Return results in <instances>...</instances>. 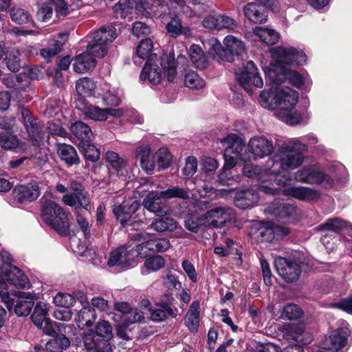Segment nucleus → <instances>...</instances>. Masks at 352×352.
<instances>
[{"mask_svg":"<svg viewBox=\"0 0 352 352\" xmlns=\"http://www.w3.org/2000/svg\"><path fill=\"white\" fill-rule=\"evenodd\" d=\"M236 21L225 14H217V30L223 29L233 30L237 27Z\"/></svg>","mask_w":352,"mask_h":352,"instance_id":"55","label":"nucleus"},{"mask_svg":"<svg viewBox=\"0 0 352 352\" xmlns=\"http://www.w3.org/2000/svg\"><path fill=\"white\" fill-rule=\"evenodd\" d=\"M236 78L240 85L247 91H250V83L261 88L263 85L261 77L259 76L258 69L252 61H248L243 69L236 74Z\"/></svg>","mask_w":352,"mask_h":352,"instance_id":"12","label":"nucleus"},{"mask_svg":"<svg viewBox=\"0 0 352 352\" xmlns=\"http://www.w3.org/2000/svg\"><path fill=\"white\" fill-rule=\"evenodd\" d=\"M267 94H263L261 96L259 103L268 109H277L274 112L276 117L288 124L295 125L299 124L301 120V115L294 109V107L298 100V94L295 90L283 86L276 89V94L274 96L275 102L268 103L265 100Z\"/></svg>","mask_w":352,"mask_h":352,"instance_id":"2","label":"nucleus"},{"mask_svg":"<svg viewBox=\"0 0 352 352\" xmlns=\"http://www.w3.org/2000/svg\"><path fill=\"white\" fill-rule=\"evenodd\" d=\"M282 193L285 196L292 197L302 201H313L320 196L318 191L304 186L288 187L283 190Z\"/></svg>","mask_w":352,"mask_h":352,"instance_id":"21","label":"nucleus"},{"mask_svg":"<svg viewBox=\"0 0 352 352\" xmlns=\"http://www.w3.org/2000/svg\"><path fill=\"white\" fill-rule=\"evenodd\" d=\"M161 192H162V196H164L166 199L173 198L187 199L189 198L188 189L182 188L179 186H173Z\"/></svg>","mask_w":352,"mask_h":352,"instance_id":"54","label":"nucleus"},{"mask_svg":"<svg viewBox=\"0 0 352 352\" xmlns=\"http://www.w3.org/2000/svg\"><path fill=\"white\" fill-rule=\"evenodd\" d=\"M96 87L93 80L89 78H82L76 81V89L78 94L82 96H90Z\"/></svg>","mask_w":352,"mask_h":352,"instance_id":"45","label":"nucleus"},{"mask_svg":"<svg viewBox=\"0 0 352 352\" xmlns=\"http://www.w3.org/2000/svg\"><path fill=\"white\" fill-rule=\"evenodd\" d=\"M269 76L274 85H280L287 80L296 87L304 84L302 76L297 72L287 68L285 65L273 67L269 72Z\"/></svg>","mask_w":352,"mask_h":352,"instance_id":"11","label":"nucleus"},{"mask_svg":"<svg viewBox=\"0 0 352 352\" xmlns=\"http://www.w3.org/2000/svg\"><path fill=\"white\" fill-rule=\"evenodd\" d=\"M275 64L273 67L292 64L303 65L307 62V56L301 50L294 47L278 46L270 50Z\"/></svg>","mask_w":352,"mask_h":352,"instance_id":"5","label":"nucleus"},{"mask_svg":"<svg viewBox=\"0 0 352 352\" xmlns=\"http://www.w3.org/2000/svg\"><path fill=\"white\" fill-rule=\"evenodd\" d=\"M90 37L94 38L95 42L104 43L108 47V45L117 37L116 28L113 26L102 27Z\"/></svg>","mask_w":352,"mask_h":352,"instance_id":"33","label":"nucleus"},{"mask_svg":"<svg viewBox=\"0 0 352 352\" xmlns=\"http://www.w3.org/2000/svg\"><path fill=\"white\" fill-rule=\"evenodd\" d=\"M5 276L8 283L17 287L26 288L30 286L28 277L14 265H10L9 269L5 272Z\"/></svg>","mask_w":352,"mask_h":352,"instance_id":"25","label":"nucleus"},{"mask_svg":"<svg viewBox=\"0 0 352 352\" xmlns=\"http://www.w3.org/2000/svg\"><path fill=\"white\" fill-rule=\"evenodd\" d=\"M140 207L138 201L129 199L118 205H115L113 208V212L121 224L124 226Z\"/></svg>","mask_w":352,"mask_h":352,"instance_id":"18","label":"nucleus"},{"mask_svg":"<svg viewBox=\"0 0 352 352\" xmlns=\"http://www.w3.org/2000/svg\"><path fill=\"white\" fill-rule=\"evenodd\" d=\"M254 32L263 43L270 45L276 44L280 38L278 32L267 27H256Z\"/></svg>","mask_w":352,"mask_h":352,"instance_id":"36","label":"nucleus"},{"mask_svg":"<svg viewBox=\"0 0 352 352\" xmlns=\"http://www.w3.org/2000/svg\"><path fill=\"white\" fill-rule=\"evenodd\" d=\"M153 45V41L150 38H146L140 41L137 47L136 54L140 59L148 58L151 54ZM153 54V55H154Z\"/></svg>","mask_w":352,"mask_h":352,"instance_id":"57","label":"nucleus"},{"mask_svg":"<svg viewBox=\"0 0 352 352\" xmlns=\"http://www.w3.org/2000/svg\"><path fill=\"white\" fill-rule=\"evenodd\" d=\"M49 311L48 305L43 302H38L36 304L31 319L36 326H41L48 318L47 317Z\"/></svg>","mask_w":352,"mask_h":352,"instance_id":"41","label":"nucleus"},{"mask_svg":"<svg viewBox=\"0 0 352 352\" xmlns=\"http://www.w3.org/2000/svg\"><path fill=\"white\" fill-rule=\"evenodd\" d=\"M23 125L32 145L39 146L43 142L45 132L41 123L28 109L21 110Z\"/></svg>","mask_w":352,"mask_h":352,"instance_id":"9","label":"nucleus"},{"mask_svg":"<svg viewBox=\"0 0 352 352\" xmlns=\"http://www.w3.org/2000/svg\"><path fill=\"white\" fill-rule=\"evenodd\" d=\"M346 225H347V221L340 218H334L320 225L316 229L317 230H330L335 232H339L345 228Z\"/></svg>","mask_w":352,"mask_h":352,"instance_id":"50","label":"nucleus"},{"mask_svg":"<svg viewBox=\"0 0 352 352\" xmlns=\"http://www.w3.org/2000/svg\"><path fill=\"white\" fill-rule=\"evenodd\" d=\"M222 143L226 144L224 151V155L226 156L234 155L240 157L241 153L244 147V142L241 138L236 134L231 133L227 135L221 141Z\"/></svg>","mask_w":352,"mask_h":352,"instance_id":"24","label":"nucleus"},{"mask_svg":"<svg viewBox=\"0 0 352 352\" xmlns=\"http://www.w3.org/2000/svg\"><path fill=\"white\" fill-rule=\"evenodd\" d=\"M71 131L80 141L90 142L93 136V133L90 127L82 122H76L71 125Z\"/></svg>","mask_w":352,"mask_h":352,"instance_id":"38","label":"nucleus"},{"mask_svg":"<svg viewBox=\"0 0 352 352\" xmlns=\"http://www.w3.org/2000/svg\"><path fill=\"white\" fill-rule=\"evenodd\" d=\"M63 43L59 41L54 40L48 45L41 50V55L49 62L52 57L61 51Z\"/></svg>","mask_w":352,"mask_h":352,"instance_id":"53","label":"nucleus"},{"mask_svg":"<svg viewBox=\"0 0 352 352\" xmlns=\"http://www.w3.org/2000/svg\"><path fill=\"white\" fill-rule=\"evenodd\" d=\"M307 146L298 139H292L280 146L265 168L257 165L245 164L243 174L248 177H256L260 182L274 180L278 186H285L292 179L290 169H296L304 162L303 153Z\"/></svg>","mask_w":352,"mask_h":352,"instance_id":"1","label":"nucleus"},{"mask_svg":"<svg viewBox=\"0 0 352 352\" xmlns=\"http://www.w3.org/2000/svg\"><path fill=\"white\" fill-rule=\"evenodd\" d=\"M13 195L20 203L33 201L41 195L39 184L34 182L27 185L17 186L13 190Z\"/></svg>","mask_w":352,"mask_h":352,"instance_id":"17","label":"nucleus"},{"mask_svg":"<svg viewBox=\"0 0 352 352\" xmlns=\"http://www.w3.org/2000/svg\"><path fill=\"white\" fill-rule=\"evenodd\" d=\"M243 12L245 16L254 23H262L267 20V14L263 6L256 3L247 4L243 8Z\"/></svg>","mask_w":352,"mask_h":352,"instance_id":"26","label":"nucleus"},{"mask_svg":"<svg viewBox=\"0 0 352 352\" xmlns=\"http://www.w3.org/2000/svg\"><path fill=\"white\" fill-rule=\"evenodd\" d=\"M96 317L94 309L90 306H83L78 312L75 318V322L79 327H80L81 325L89 327L93 325Z\"/></svg>","mask_w":352,"mask_h":352,"instance_id":"29","label":"nucleus"},{"mask_svg":"<svg viewBox=\"0 0 352 352\" xmlns=\"http://www.w3.org/2000/svg\"><path fill=\"white\" fill-rule=\"evenodd\" d=\"M4 82L7 87L17 89H25L30 84V79L26 74H19L7 78Z\"/></svg>","mask_w":352,"mask_h":352,"instance_id":"43","label":"nucleus"},{"mask_svg":"<svg viewBox=\"0 0 352 352\" xmlns=\"http://www.w3.org/2000/svg\"><path fill=\"white\" fill-rule=\"evenodd\" d=\"M185 85L192 89H199L205 86L204 80L195 72L189 71L184 74Z\"/></svg>","mask_w":352,"mask_h":352,"instance_id":"47","label":"nucleus"},{"mask_svg":"<svg viewBox=\"0 0 352 352\" xmlns=\"http://www.w3.org/2000/svg\"><path fill=\"white\" fill-rule=\"evenodd\" d=\"M105 160L109 164V181L108 183L116 181L117 177L124 175L126 162L117 153L108 151L105 154Z\"/></svg>","mask_w":352,"mask_h":352,"instance_id":"16","label":"nucleus"},{"mask_svg":"<svg viewBox=\"0 0 352 352\" xmlns=\"http://www.w3.org/2000/svg\"><path fill=\"white\" fill-rule=\"evenodd\" d=\"M47 129L48 133L52 135L65 138L68 135L67 132L62 127L58 122H49Z\"/></svg>","mask_w":352,"mask_h":352,"instance_id":"64","label":"nucleus"},{"mask_svg":"<svg viewBox=\"0 0 352 352\" xmlns=\"http://www.w3.org/2000/svg\"><path fill=\"white\" fill-rule=\"evenodd\" d=\"M135 157L140 163L142 168L147 174H152L155 170L154 155H152L151 146L148 144L138 146L135 150Z\"/></svg>","mask_w":352,"mask_h":352,"instance_id":"20","label":"nucleus"},{"mask_svg":"<svg viewBox=\"0 0 352 352\" xmlns=\"http://www.w3.org/2000/svg\"><path fill=\"white\" fill-rule=\"evenodd\" d=\"M62 326L60 323L53 322L50 318L47 319L42 323L41 326L37 327L43 331V332L50 336H55Z\"/></svg>","mask_w":352,"mask_h":352,"instance_id":"59","label":"nucleus"},{"mask_svg":"<svg viewBox=\"0 0 352 352\" xmlns=\"http://www.w3.org/2000/svg\"><path fill=\"white\" fill-rule=\"evenodd\" d=\"M275 217L289 221L298 219V210L294 204L275 201L269 206L266 210Z\"/></svg>","mask_w":352,"mask_h":352,"instance_id":"15","label":"nucleus"},{"mask_svg":"<svg viewBox=\"0 0 352 352\" xmlns=\"http://www.w3.org/2000/svg\"><path fill=\"white\" fill-rule=\"evenodd\" d=\"M90 40L88 41V45L87 48V52L91 55L92 56H96L98 58L104 57L108 51L107 47L104 44V43L95 42L94 38L89 36Z\"/></svg>","mask_w":352,"mask_h":352,"instance_id":"49","label":"nucleus"},{"mask_svg":"<svg viewBox=\"0 0 352 352\" xmlns=\"http://www.w3.org/2000/svg\"><path fill=\"white\" fill-rule=\"evenodd\" d=\"M274 265L278 274L287 282L297 280L301 274V262L294 258L277 257Z\"/></svg>","mask_w":352,"mask_h":352,"instance_id":"7","label":"nucleus"},{"mask_svg":"<svg viewBox=\"0 0 352 352\" xmlns=\"http://www.w3.org/2000/svg\"><path fill=\"white\" fill-rule=\"evenodd\" d=\"M150 311L151 320L155 322L163 321L169 317L175 318L177 314V309L172 308L168 305L151 308Z\"/></svg>","mask_w":352,"mask_h":352,"instance_id":"32","label":"nucleus"},{"mask_svg":"<svg viewBox=\"0 0 352 352\" xmlns=\"http://www.w3.org/2000/svg\"><path fill=\"white\" fill-rule=\"evenodd\" d=\"M235 218L234 210L229 207H217L208 210L201 216L203 226L211 228H222L227 222Z\"/></svg>","mask_w":352,"mask_h":352,"instance_id":"6","label":"nucleus"},{"mask_svg":"<svg viewBox=\"0 0 352 352\" xmlns=\"http://www.w3.org/2000/svg\"><path fill=\"white\" fill-rule=\"evenodd\" d=\"M82 341L85 348L92 352L99 349L102 342L92 329H89L83 333Z\"/></svg>","mask_w":352,"mask_h":352,"instance_id":"44","label":"nucleus"},{"mask_svg":"<svg viewBox=\"0 0 352 352\" xmlns=\"http://www.w3.org/2000/svg\"><path fill=\"white\" fill-rule=\"evenodd\" d=\"M350 331L348 327H343L333 331L324 340V347L329 350L337 351L346 344Z\"/></svg>","mask_w":352,"mask_h":352,"instance_id":"19","label":"nucleus"},{"mask_svg":"<svg viewBox=\"0 0 352 352\" xmlns=\"http://www.w3.org/2000/svg\"><path fill=\"white\" fill-rule=\"evenodd\" d=\"M94 331L104 342H108L113 338L111 325L109 322L104 320H100L96 323Z\"/></svg>","mask_w":352,"mask_h":352,"instance_id":"42","label":"nucleus"},{"mask_svg":"<svg viewBox=\"0 0 352 352\" xmlns=\"http://www.w3.org/2000/svg\"><path fill=\"white\" fill-rule=\"evenodd\" d=\"M148 235L143 233H138L134 236V240L132 242H130L129 244L131 247H133V250L135 254V258L141 257L145 258L148 254H150V252L148 249H147L146 236Z\"/></svg>","mask_w":352,"mask_h":352,"instance_id":"31","label":"nucleus"},{"mask_svg":"<svg viewBox=\"0 0 352 352\" xmlns=\"http://www.w3.org/2000/svg\"><path fill=\"white\" fill-rule=\"evenodd\" d=\"M226 50L232 55H240L245 51L243 43L234 36L228 35L223 41Z\"/></svg>","mask_w":352,"mask_h":352,"instance_id":"40","label":"nucleus"},{"mask_svg":"<svg viewBox=\"0 0 352 352\" xmlns=\"http://www.w3.org/2000/svg\"><path fill=\"white\" fill-rule=\"evenodd\" d=\"M185 324L191 331L197 330L199 324V303L194 301L186 313Z\"/></svg>","mask_w":352,"mask_h":352,"instance_id":"35","label":"nucleus"},{"mask_svg":"<svg viewBox=\"0 0 352 352\" xmlns=\"http://www.w3.org/2000/svg\"><path fill=\"white\" fill-rule=\"evenodd\" d=\"M10 16L12 21L19 24L28 22L30 19L29 13L19 8H13L10 12Z\"/></svg>","mask_w":352,"mask_h":352,"instance_id":"61","label":"nucleus"},{"mask_svg":"<svg viewBox=\"0 0 352 352\" xmlns=\"http://www.w3.org/2000/svg\"><path fill=\"white\" fill-rule=\"evenodd\" d=\"M166 76L168 81H172L177 76L176 61L174 56L164 55L160 60L156 54L151 55L146 60L140 78L142 81L146 80L153 85L159 84L162 76Z\"/></svg>","mask_w":352,"mask_h":352,"instance_id":"3","label":"nucleus"},{"mask_svg":"<svg viewBox=\"0 0 352 352\" xmlns=\"http://www.w3.org/2000/svg\"><path fill=\"white\" fill-rule=\"evenodd\" d=\"M43 220L60 234L66 235L69 229L67 214L54 201L43 197L41 199Z\"/></svg>","mask_w":352,"mask_h":352,"instance_id":"4","label":"nucleus"},{"mask_svg":"<svg viewBox=\"0 0 352 352\" xmlns=\"http://www.w3.org/2000/svg\"><path fill=\"white\" fill-rule=\"evenodd\" d=\"M188 54L191 61L196 67L204 69L206 67L208 63L207 57L199 45H191L188 50Z\"/></svg>","mask_w":352,"mask_h":352,"instance_id":"39","label":"nucleus"},{"mask_svg":"<svg viewBox=\"0 0 352 352\" xmlns=\"http://www.w3.org/2000/svg\"><path fill=\"white\" fill-rule=\"evenodd\" d=\"M165 261L162 256L156 255L146 258L144 261L145 270H142L144 274H147L151 272H157L163 268Z\"/></svg>","mask_w":352,"mask_h":352,"instance_id":"46","label":"nucleus"},{"mask_svg":"<svg viewBox=\"0 0 352 352\" xmlns=\"http://www.w3.org/2000/svg\"><path fill=\"white\" fill-rule=\"evenodd\" d=\"M103 102L107 106L116 107L120 104L121 100L118 93L113 91H107L103 94Z\"/></svg>","mask_w":352,"mask_h":352,"instance_id":"63","label":"nucleus"},{"mask_svg":"<svg viewBox=\"0 0 352 352\" xmlns=\"http://www.w3.org/2000/svg\"><path fill=\"white\" fill-rule=\"evenodd\" d=\"M155 164H157L159 169H165L170 165L171 155L166 148H160L154 155Z\"/></svg>","mask_w":352,"mask_h":352,"instance_id":"52","label":"nucleus"},{"mask_svg":"<svg viewBox=\"0 0 352 352\" xmlns=\"http://www.w3.org/2000/svg\"><path fill=\"white\" fill-rule=\"evenodd\" d=\"M6 65L12 72H16L21 67L19 52L17 51H11L6 58Z\"/></svg>","mask_w":352,"mask_h":352,"instance_id":"62","label":"nucleus"},{"mask_svg":"<svg viewBox=\"0 0 352 352\" xmlns=\"http://www.w3.org/2000/svg\"><path fill=\"white\" fill-rule=\"evenodd\" d=\"M54 302L56 305L69 307L74 304V297L66 293H58L54 298Z\"/></svg>","mask_w":352,"mask_h":352,"instance_id":"60","label":"nucleus"},{"mask_svg":"<svg viewBox=\"0 0 352 352\" xmlns=\"http://www.w3.org/2000/svg\"><path fill=\"white\" fill-rule=\"evenodd\" d=\"M58 154L67 166H70L77 164L79 162V158L77 155L75 148L66 144H60L57 146Z\"/></svg>","mask_w":352,"mask_h":352,"instance_id":"30","label":"nucleus"},{"mask_svg":"<svg viewBox=\"0 0 352 352\" xmlns=\"http://www.w3.org/2000/svg\"><path fill=\"white\" fill-rule=\"evenodd\" d=\"M302 316V311L296 305L289 304L285 306L281 313V318L287 320H296Z\"/></svg>","mask_w":352,"mask_h":352,"instance_id":"56","label":"nucleus"},{"mask_svg":"<svg viewBox=\"0 0 352 352\" xmlns=\"http://www.w3.org/2000/svg\"><path fill=\"white\" fill-rule=\"evenodd\" d=\"M167 32L171 37L176 38L182 34L187 35L190 32L188 28H183L179 19L173 18L166 25Z\"/></svg>","mask_w":352,"mask_h":352,"instance_id":"48","label":"nucleus"},{"mask_svg":"<svg viewBox=\"0 0 352 352\" xmlns=\"http://www.w3.org/2000/svg\"><path fill=\"white\" fill-rule=\"evenodd\" d=\"M294 179L298 182L309 184H319L322 182L330 186L333 184V179L315 165L305 166L297 170L294 173Z\"/></svg>","mask_w":352,"mask_h":352,"instance_id":"8","label":"nucleus"},{"mask_svg":"<svg viewBox=\"0 0 352 352\" xmlns=\"http://www.w3.org/2000/svg\"><path fill=\"white\" fill-rule=\"evenodd\" d=\"M25 144L20 143L16 135L9 132L0 134V147L4 150H25Z\"/></svg>","mask_w":352,"mask_h":352,"instance_id":"28","label":"nucleus"},{"mask_svg":"<svg viewBox=\"0 0 352 352\" xmlns=\"http://www.w3.org/2000/svg\"><path fill=\"white\" fill-rule=\"evenodd\" d=\"M30 296V294L23 293V295L16 301L14 307V311L16 316H26L30 313L34 306V302Z\"/></svg>","mask_w":352,"mask_h":352,"instance_id":"37","label":"nucleus"},{"mask_svg":"<svg viewBox=\"0 0 352 352\" xmlns=\"http://www.w3.org/2000/svg\"><path fill=\"white\" fill-rule=\"evenodd\" d=\"M248 152L251 156L248 160L263 159L270 156L274 151V146L271 140L264 135L254 136L250 138L247 144Z\"/></svg>","mask_w":352,"mask_h":352,"instance_id":"10","label":"nucleus"},{"mask_svg":"<svg viewBox=\"0 0 352 352\" xmlns=\"http://www.w3.org/2000/svg\"><path fill=\"white\" fill-rule=\"evenodd\" d=\"M96 66V60L87 52L76 56L73 64L74 70L79 74L88 72Z\"/></svg>","mask_w":352,"mask_h":352,"instance_id":"27","label":"nucleus"},{"mask_svg":"<svg viewBox=\"0 0 352 352\" xmlns=\"http://www.w3.org/2000/svg\"><path fill=\"white\" fill-rule=\"evenodd\" d=\"M163 199H166L162 196V192L151 191L144 199L142 205L148 211L157 215H166L169 213L170 209L166 201Z\"/></svg>","mask_w":352,"mask_h":352,"instance_id":"14","label":"nucleus"},{"mask_svg":"<svg viewBox=\"0 0 352 352\" xmlns=\"http://www.w3.org/2000/svg\"><path fill=\"white\" fill-rule=\"evenodd\" d=\"M258 200V195L253 189L239 191L234 197L235 205L241 209H248L253 207Z\"/></svg>","mask_w":352,"mask_h":352,"instance_id":"23","label":"nucleus"},{"mask_svg":"<svg viewBox=\"0 0 352 352\" xmlns=\"http://www.w3.org/2000/svg\"><path fill=\"white\" fill-rule=\"evenodd\" d=\"M289 229L285 226H261L256 232V237L261 241L271 242L277 236H286L289 234Z\"/></svg>","mask_w":352,"mask_h":352,"instance_id":"22","label":"nucleus"},{"mask_svg":"<svg viewBox=\"0 0 352 352\" xmlns=\"http://www.w3.org/2000/svg\"><path fill=\"white\" fill-rule=\"evenodd\" d=\"M149 228L158 232H173L177 229V223L173 218L163 217L153 221Z\"/></svg>","mask_w":352,"mask_h":352,"instance_id":"34","label":"nucleus"},{"mask_svg":"<svg viewBox=\"0 0 352 352\" xmlns=\"http://www.w3.org/2000/svg\"><path fill=\"white\" fill-rule=\"evenodd\" d=\"M133 247L129 243L111 252L107 265L110 267L119 266L122 268L131 266L135 260Z\"/></svg>","mask_w":352,"mask_h":352,"instance_id":"13","label":"nucleus"},{"mask_svg":"<svg viewBox=\"0 0 352 352\" xmlns=\"http://www.w3.org/2000/svg\"><path fill=\"white\" fill-rule=\"evenodd\" d=\"M83 151L85 157L91 162L97 161L100 157L99 150L90 142H82L80 143Z\"/></svg>","mask_w":352,"mask_h":352,"instance_id":"58","label":"nucleus"},{"mask_svg":"<svg viewBox=\"0 0 352 352\" xmlns=\"http://www.w3.org/2000/svg\"><path fill=\"white\" fill-rule=\"evenodd\" d=\"M86 118L95 121H105L107 120V109L96 106L87 107L84 111Z\"/></svg>","mask_w":352,"mask_h":352,"instance_id":"51","label":"nucleus"}]
</instances>
